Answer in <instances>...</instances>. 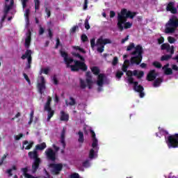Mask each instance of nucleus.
I'll return each instance as SVG.
<instances>
[{
    "label": "nucleus",
    "mask_w": 178,
    "mask_h": 178,
    "mask_svg": "<svg viewBox=\"0 0 178 178\" xmlns=\"http://www.w3.org/2000/svg\"><path fill=\"white\" fill-rule=\"evenodd\" d=\"M124 73L122 71H117L115 76L117 79H122V76H123Z\"/></svg>",
    "instance_id": "46"
},
{
    "label": "nucleus",
    "mask_w": 178,
    "mask_h": 178,
    "mask_svg": "<svg viewBox=\"0 0 178 178\" xmlns=\"http://www.w3.org/2000/svg\"><path fill=\"white\" fill-rule=\"evenodd\" d=\"M118 62H119V58H118L117 56L114 57L113 60L112 61L113 66H116V65H118Z\"/></svg>",
    "instance_id": "47"
},
{
    "label": "nucleus",
    "mask_w": 178,
    "mask_h": 178,
    "mask_svg": "<svg viewBox=\"0 0 178 178\" xmlns=\"http://www.w3.org/2000/svg\"><path fill=\"white\" fill-rule=\"evenodd\" d=\"M47 31L49 33V38L50 40H51V38L54 37V33H52V30H51V29H48Z\"/></svg>",
    "instance_id": "55"
},
{
    "label": "nucleus",
    "mask_w": 178,
    "mask_h": 178,
    "mask_svg": "<svg viewBox=\"0 0 178 178\" xmlns=\"http://www.w3.org/2000/svg\"><path fill=\"white\" fill-rule=\"evenodd\" d=\"M60 120L62 122H67L69 120V115L68 114H66V113H65V111H60Z\"/></svg>",
    "instance_id": "26"
},
{
    "label": "nucleus",
    "mask_w": 178,
    "mask_h": 178,
    "mask_svg": "<svg viewBox=\"0 0 178 178\" xmlns=\"http://www.w3.org/2000/svg\"><path fill=\"white\" fill-rule=\"evenodd\" d=\"M33 119H34V110H32L30 113V118H29L28 124L29 125L31 124V123H33Z\"/></svg>",
    "instance_id": "37"
},
{
    "label": "nucleus",
    "mask_w": 178,
    "mask_h": 178,
    "mask_svg": "<svg viewBox=\"0 0 178 178\" xmlns=\"http://www.w3.org/2000/svg\"><path fill=\"white\" fill-rule=\"evenodd\" d=\"M105 79V74H99L97 76V84L99 87H102L104 86V80Z\"/></svg>",
    "instance_id": "20"
},
{
    "label": "nucleus",
    "mask_w": 178,
    "mask_h": 178,
    "mask_svg": "<svg viewBox=\"0 0 178 178\" xmlns=\"http://www.w3.org/2000/svg\"><path fill=\"white\" fill-rule=\"evenodd\" d=\"M28 156L30 159H34L33 163H32V172L33 173H35L41 164V159L38 157V150L34 149L33 151L29 152L28 153Z\"/></svg>",
    "instance_id": "6"
},
{
    "label": "nucleus",
    "mask_w": 178,
    "mask_h": 178,
    "mask_svg": "<svg viewBox=\"0 0 178 178\" xmlns=\"http://www.w3.org/2000/svg\"><path fill=\"white\" fill-rule=\"evenodd\" d=\"M166 144L168 148H178V134L168 136Z\"/></svg>",
    "instance_id": "9"
},
{
    "label": "nucleus",
    "mask_w": 178,
    "mask_h": 178,
    "mask_svg": "<svg viewBox=\"0 0 178 178\" xmlns=\"http://www.w3.org/2000/svg\"><path fill=\"white\" fill-rule=\"evenodd\" d=\"M50 166L53 169L52 175H58L63 169V165L62 163H52L50 165Z\"/></svg>",
    "instance_id": "14"
},
{
    "label": "nucleus",
    "mask_w": 178,
    "mask_h": 178,
    "mask_svg": "<svg viewBox=\"0 0 178 178\" xmlns=\"http://www.w3.org/2000/svg\"><path fill=\"white\" fill-rule=\"evenodd\" d=\"M157 76L158 74H156L155 70H151L147 74V81H154Z\"/></svg>",
    "instance_id": "16"
},
{
    "label": "nucleus",
    "mask_w": 178,
    "mask_h": 178,
    "mask_svg": "<svg viewBox=\"0 0 178 178\" xmlns=\"http://www.w3.org/2000/svg\"><path fill=\"white\" fill-rule=\"evenodd\" d=\"M84 26L86 30H90V29L91 28V26H90V23L88 22V19H86L85 20Z\"/></svg>",
    "instance_id": "45"
},
{
    "label": "nucleus",
    "mask_w": 178,
    "mask_h": 178,
    "mask_svg": "<svg viewBox=\"0 0 178 178\" xmlns=\"http://www.w3.org/2000/svg\"><path fill=\"white\" fill-rule=\"evenodd\" d=\"M45 13L47 15V17H51V10H48V8H45Z\"/></svg>",
    "instance_id": "61"
},
{
    "label": "nucleus",
    "mask_w": 178,
    "mask_h": 178,
    "mask_svg": "<svg viewBox=\"0 0 178 178\" xmlns=\"http://www.w3.org/2000/svg\"><path fill=\"white\" fill-rule=\"evenodd\" d=\"M60 54L62 58L64 59V63L66 65L67 69L70 68L71 72H79V70H82V72H87V65H86V58L83 57L79 53H72L73 56L75 58H78L79 60H74L70 57H69V54L66 51H60ZM81 60V61H80Z\"/></svg>",
    "instance_id": "2"
},
{
    "label": "nucleus",
    "mask_w": 178,
    "mask_h": 178,
    "mask_svg": "<svg viewBox=\"0 0 178 178\" xmlns=\"http://www.w3.org/2000/svg\"><path fill=\"white\" fill-rule=\"evenodd\" d=\"M24 16H25V19L26 20V23H29L30 22V9H26L25 10V13H24Z\"/></svg>",
    "instance_id": "32"
},
{
    "label": "nucleus",
    "mask_w": 178,
    "mask_h": 178,
    "mask_svg": "<svg viewBox=\"0 0 178 178\" xmlns=\"http://www.w3.org/2000/svg\"><path fill=\"white\" fill-rule=\"evenodd\" d=\"M44 33H45V29H44V28H42V26H40V29H39V35H42V34H44Z\"/></svg>",
    "instance_id": "58"
},
{
    "label": "nucleus",
    "mask_w": 178,
    "mask_h": 178,
    "mask_svg": "<svg viewBox=\"0 0 178 178\" xmlns=\"http://www.w3.org/2000/svg\"><path fill=\"white\" fill-rule=\"evenodd\" d=\"M127 76H128V82L129 84H132L134 82V78H133V72L131 70H128L127 72Z\"/></svg>",
    "instance_id": "24"
},
{
    "label": "nucleus",
    "mask_w": 178,
    "mask_h": 178,
    "mask_svg": "<svg viewBox=\"0 0 178 178\" xmlns=\"http://www.w3.org/2000/svg\"><path fill=\"white\" fill-rule=\"evenodd\" d=\"M115 16H116V13L113 10L110 11V17L112 19L115 17Z\"/></svg>",
    "instance_id": "62"
},
{
    "label": "nucleus",
    "mask_w": 178,
    "mask_h": 178,
    "mask_svg": "<svg viewBox=\"0 0 178 178\" xmlns=\"http://www.w3.org/2000/svg\"><path fill=\"white\" fill-rule=\"evenodd\" d=\"M33 51L31 49H26L25 54L21 56V58L24 60V59H27V63L26 64L25 69L26 70H29V69H31V63H33Z\"/></svg>",
    "instance_id": "11"
},
{
    "label": "nucleus",
    "mask_w": 178,
    "mask_h": 178,
    "mask_svg": "<svg viewBox=\"0 0 178 178\" xmlns=\"http://www.w3.org/2000/svg\"><path fill=\"white\" fill-rule=\"evenodd\" d=\"M13 5H15V0H10V5L5 6L3 13L5 15H8V13H9V10L13 8Z\"/></svg>",
    "instance_id": "19"
},
{
    "label": "nucleus",
    "mask_w": 178,
    "mask_h": 178,
    "mask_svg": "<svg viewBox=\"0 0 178 178\" xmlns=\"http://www.w3.org/2000/svg\"><path fill=\"white\" fill-rule=\"evenodd\" d=\"M92 148L96 151V152L99 149V147H98V139H92Z\"/></svg>",
    "instance_id": "29"
},
{
    "label": "nucleus",
    "mask_w": 178,
    "mask_h": 178,
    "mask_svg": "<svg viewBox=\"0 0 178 178\" xmlns=\"http://www.w3.org/2000/svg\"><path fill=\"white\" fill-rule=\"evenodd\" d=\"M152 65L154 67H156V69H161V67H162V64L158 61L153 62Z\"/></svg>",
    "instance_id": "40"
},
{
    "label": "nucleus",
    "mask_w": 178,
    "mask_h": 178,
    "mask_svg": "<svg viewBox=\"0 0 178 178\" xmlns=\"http://www.w3.org/2000/svg\"><path fill=\"white\" fill-rule=\"evenodd\" d=\"M78 135H79L78 142L80 144H83V143H84V134L81 131H79L78 132Z\"/></svg>",
    "instance_id": "28"
},
{
    "label": "nucleus",
    "mask_w": 178,
    "mask_h": 178,
    "mask_svg": "<svg viewBox=\"0 0 178 178\" xmlns=\"http://www.w3.org/2000/svg\"><path fill=\"white\" fill-rule=\"evenodd\" d=\"M25 48L29 49L30 48V45H31V31L29 30L26 33V38H25Z\"/></svg>",
    "instance_id": "17"
},
{
    "label": "nucleus",
    "mask_w": 178,
    "mask_h": 178,
    "mask_svg": "<svg viewBox=\"0 0 178 178\" xmlns=\"http://www.w3.org/2000/svg\"><path fill=\"white\" fill-rule=\"evenodd\" d=\"M92 72L93 73V74H95V76H98L99 75V68H98V67H92L91 68Z\"/></svg>",
    "instance_id": "33"
},
{
    "label": "nucleus",
    "mask_w": 178,
    "mask_h": 178,
    "mask_svg": "<svg viewBox=\"0 0 178 178\" xmlns=\"http://www.w3.org/2000/svg\"><path fill=\"white\" fill-rule=\"evenodd\" d=\"M77 102H76V99H74L73 97H70V102L67 100H65V104L67 106H74Z\"/></svg>",
    "instance_id": "23"
},
{
    "label": "nucleus",
    "mask_w": 178,
    "mask_h": 178,
    "mask_svg": "<svg viewBox=\"0 0 178 178\" xmlns=\"http://www.w3.org/2000/svg\"><path fill=\"white\" fill-rule=\"evenodd\" d=\"M178 27V18L176 16H172L165 24V34H173Z\"/></svg>",
    "instance_id": "7"
},
{
    "label": "nucleus",
    "mask_w": 178,
    "mask_h": 178,
    "mask_svg": "<svg viewBox=\"0 0 178 178\" xmlns=\"http://www.w3.org/2000/svg\"><path fill=\"white\" fill-rule=\"evenodd\" d=\"M71 178H80V175H79L78 173H74L71 175L70 176Z\"/></svg>",
    "instance_id": "63"
},
{
    "label": "nucleus",
    "mask_w": 178,
    "mask_h": 178,
    "mask_svg": "<svg viewBox=\"0 0 178 178\" xmlns=\"http://www.w3.org/2000/svg\"><path fill=\"white\" fill-rule=\"evenodd\" d=\"M87 9H88V0H84L83 10H87Z\"/></svg>",
    "instance_id": "50"
},
{
    "label": "nucleus",
    "mask_w": 178,
    "mask_h": 178,
    "mask_svg": "<svg viewBox=\"0 0 178 178\" xmlns=\"http://www.w3.org/2000/svg\"><path fill=\"white\" fill-rule=\"evenodd\" d=\"M167 12H170L172 15H176L177 13V8L175 7V2L170 1L168 3L166 7Z\"/></svg>",
    "instance_id": "15"
},
{
    "label": "nucleus",
    "mask_w": 178,
    "mask_h": 178,
    "mask_svg": "<svg viewBox=\"0 0 178 178\" xmlns=\"http://www.w3.org/2000/svg\"><path fill=\"white\" fill-rule=\"evenodd\" d=\"M162 81H163V80L161 78L156 79L153 83V87H155V88L159 87Z\"/></svg>",
    "instance_id": "31"
},
{
    "label": "nucleus",
    "mask_w": 178,
    "mask_h": 178,
    "mask_svg": "<svg viewBox=\"0 0 178 178\" xmlns=\"http://www.w3.org/2000/svg\"><path fill=\"white\" fill-rule=\"evenodd\" d=\"M24 145H27L25 147V149H31V148H33V145H34V142H31L30 143H29L27 140H24L23 142L22 149H24Z\"/></svg>",
    "instance_id": "25"
},
{
    "label": "nucleus",
    "mask_w": 178,
    "mask_h": 178,
    "mask_svg": "<svg viewBox=\"0 0 178 178\" xmlns=\"http://www.w3.org/2000/svg\"><path fill=\"white\" fill-rule=\"evenodd\" d=\"M60 54L62 58L64 59V63L66 65L67 69L70 68L71 72H79V70H82V72H87V65H86V58L83 57L79 53H72L73 56L75 58H78L79 60H74L70 57H69V54L66 51H60ZM81 60V61H80Z\"/></svg>",
    "instance_id": "1"
},
{
    "label": "nucleus",
    "mask_w": 178,
    "mask_h": 178,
    "mask_svg": "<svg viewBox=\"0 0 178 178\" xmlns=\"http://www.w3.org/2000/svg\"><path fill=\"white\" fill-rule=\"evenodd\" d=\"M161 48L162 51H166L167 52L170 53V54L162 56L161 57V62H164V60H169V59H171L172 55L175 54V46L172 45L170 47V44H169L168 43H164L161 44Z\"/></svg>",
    "instance_id": "8"
},
{
    "label": "nucleus",
    "mask_w": 178,
    "mask_h": 178,
    "mask_svg": "<svg viewBox=\"0 0 178 178\" xmlns=\"http://www.w3.org/2000/svg\"><path fill=\"white\" fill-rule=\"evenodd\" d=\"M164 74L166 76H170L171 74H173V70L172 68H166L164 70Z\"/></svg>",
    "instance_id": "36"
},
{
    "label": "nucleus",
    "mask_w": 178,
    "mask_h": 178,
    "mask_svg": "<svg viewBox=\"0 0 178 178\" xmlns=\"http://www.w3.org/2000/svg\"><path fill=\"white\" fill-rule=\"evenodd\" d=\"M127 69H129V65L124 64L122 67V72H124L125 73H127Z\"/></svg>",
    "instance_id": "53"
},
{
    "label": "nucleus",
    "mask_w": 178,
    "mask_h": 178,
    "mask_svg": "<svg viewBox=\"0 0 178 178\" xmlns=\"http://www.w3.org/2000/svg\"><path fill=\"white\" fill-rule=\"evenodd\" d=\"M22 137H23V134H19V135L15 136V140H16V141H19Z\"/></svg>",
    "instance_id": "59"
},
{
    "label": "nucleus",
    "mask_w": 178,
    "mask_h": 178,
    "mask_svg": "<svg viewBox=\"0 0 178 178\" xmlns=\"http://www.w3.org/2000/svg\"><path fill=\"white\" fill-rule=\"evenodd\" d=\"M106 44H112V40L108 38L104 39L103 36H100L99 38H98L96 42V44L98 47L97 49V52H99V54H102V52H104L105 49V45H106ZM96 44H95V38H92L90 40L91 48H95Z\"/></svg>",
    "instance_id": "5"
},
{
    "label": "nucleus",
    "mask_w": 178,
    "mask_h": 178,
    "mask_svg": "<svg viewBox=\"0 0 178 178\" xmlns=\"http://www.w3.org/2000/svg\"><path fill=\"white\" fill-rule=\"evenodd\" d=\"M35 3V10L37 12L40 9V5H41V2L40 0H33Z\"/></svg>",
    "instance_id": "35"
},
{
    "label": "nucleus",
    "mask_w": 178,
    "mask_h": 178,
    "mask_svg": "<svg viewBox=\"0 0 178 178\" xmlns=\"http://www.w3.org/2000/svg\"><path fill=\"white\" fill-rule=\"evenodd\" d=\"M143 76H144V72L143 71H140L139 72H138V76H137L138 79H141Z\"/></svg>",
    "instance_id": "57"
},
{
    "label": "nucleus",
    "mask_w": 178,
    "mask_h": 178,
    "mask_svg": "<svg viewBox=\"0 0 178 178\" xmlns=\"http://www.w3.org/2000/svg\"><path fill=\"white\" fill-rule=\"evenodd\" d=\"M21 3L23 9L27 8V3H29V0H21Z\"/></svg>",
    "instance_id": "42"
},
{
    "label": "nucleus",
    "mask_w": 178,
    "mask_h": 178,
    "mask_svg": "<svg viewBox=\"0 0 178 178\" xmlns=\"http://www.w3.org/2000/svg\"><path fill=\"white\" fill-rule=\"evenodd\" d=\"M59 45H60V40L59 39V38H58L56 39V43L55 49H58V48H59Z\"/></svg>",
    "instance_id": "56"
},
{
    "label": "nucleus",
    "mask_w": 178,
    "mask_h": 178,
    "mask_svg": "<svg viewBox=\"0 0 178 178\" xmlns=\"http://www.w3.org/2000/svg\"><path fill=\"white\" fill-rule=\"evenodd\" d=\"M81 39L82 42H87V41H88V37H87V35L86 34L81 35Z\"/></svg>",
    "instance_id": "43"
},
{
    "label": "nucleus",
    "mask_w": 178,
    "mask_h": 178,
    "mask_svg": "<svg viewBox=\"0 0 178 178\" xmlns=\"http://www.w3.org/2000/svg\"><path fill=\"white\" fill-rule=\"evenodd\" d=\"M132 84H134V91L139 92L140 98H144V97H145V93H144V87L141 85H138V81H134Z\"/></svg>",
    "instance_id": "12"
},
{
    "label": "nucleus",
    "mask_w": 178,
    "mask_h": 178,
    "mask_svg": "<svg viewBox=\"0 0 178 178\" xmlns=\"http://www.w3.org/2000/svg\"><path fill=\"white\" fill-rule=\"evenodd\" d=\"M21 170H22V172H23L24 176L26 178H38L37 177H34V176L27 173V172H29V168H22Z\"/></svg>",
    "instance_id": "22"
},
{
    "label": "nucleus",
    "mask_w": 178,
    "mask_h": 178,
    "mask_svg": "<svg viewBox=\"0 0 178 178\" xmlns=\"http://www.w3.org/2000/svg\"><path fill=\"white\" fill-rule=\"evenodd\" d=\"M131 49H135V51L131 53V55L134 56L130 60L131 65H140L143 61V54H144L143 46L140 44L136 46L134 43L132 42L127 47V51H131Z\"/></svg>",
    "instance_id": "3"
},
{
    "label": "nucleus",
    "mask_w": 178,
    "mask_h": 178,
    "mask_svg": "<svg viewBox=\"0 0 178 178\" xmlns=\"http://www.w3.org/2000/svg\"><path fill=\"white\" fill-rule=\"evenodd\" d=\"M86 83L89 90L92 88V76H91V72L90 71L86 72Z\"/></svg>",
    "instance_id": "18"
},
{
    "label": "nucleus",
    "mask_w": 178,
    "mask_h": 178,
    "mask_svg": "<svg viewBox=\"0 0 178 178\" xmlns=\"http://www.w3.org/2000/svg\"><path fill=\"white\" fill-rule=\"evenodd\" d=\"M23 76H24L25 80L27 81L28 84H29V85L31 84V81H30V78H29V76L26 75V73H24Z\"/></svg>",
    "instance_id": "48"
},
{
    "label": "nucleus",
    "mask_w": 178,
    "mask_h": 178,
    "mask_svg": "<svg viewBox=\"0 0 178 178\" xmlns=\"http://www.w3.org/2000/svg\"><path fill=\"white\" fill-rule=\"evenodd\" d=\"M53 81H54V84H55L56 86H58V84H59V81H58V79L56 78V75H54L53 76Z\"/></svg>",
    "instance_id": "54"
},
{
    "label": "nucleus",
    "mask_w": 178,
    "mask_h": 178,
    "mask_svg": "<svg viewBox=\"0 0 178 178\" xmlns=\"http://www.w3.org/2000/svg\"><path fill=\"white\" fill-rule=\"evenodd\" d=\"M90 132L91 134L92 140L97 139V135L95 134V132L92 129H90Z\"/></svg>",
    "instance_id": "52"
},
{
    "label": "nucleus",
    "mask_w": 178,
    "mask_h": 178,
    "mask_svg": "<svg viewBox=\"0 0 178 178\" xmlns=\"http://www.w3.org/2000/svg\"><path fill=\"white\" fill-rule=\"evenodd\" d=\"M168 41L170 44H175L176 42V39L172 36L168 38Z\"/></svg>",
    "instance_id": "44"
},
{
    "label": "nucleus",
    "mask_w": 178,
    "mask_h": 178,
    "mask_svg": "<svg viewBox=\"0 0 178 178\" xmlns=\"http://www.w3.org/2000/svg\"><path fill=\"white\" fill-rule=\"evenodd\" d=\"M82 166H83V168H88L90 166V161L88 160H86L83 162Z\"/></svg>",
    "instance_id": "49"
},
{
    "label": "nucleus",
    "mask_w": 178,
    "mask_h": 178,
    "mask_svg": "<svg viewBox=\"0 0 178 178\" xmlns=\"http://www.w3.org/2000/svg\"><path fill=\"white\" fill-rule=\"evenodd\" d=\"M44 152L47 159L53 162L56 161V152H54L52 148H47Z\"/></svg>",
    "instance_id": "13"
},
{
    "label": "nucleus",
    "mask_w": 178,
    "mask_h": 178,
    "mask_svg": "<svg viewBox=\"0 0 178 178\" xmlns=\"http://www.w3.org/2000/svg\"><path fill=\"white\" fill-rule=\"evenodd\" d=\"M80 87L82 88V90H84L86 87H87V85L86 84V81L83 80L82 79H80Z\"/></svg>",
    "instance_id": "41"
},
{
    "label": "nucleus",
    "mask_w": 178,
    "mask_h": 178,
    "mask_svg": "<svg viewBox=\"0 0 178 178\" xmlns=\"http://www.w3.org/2000/svg\"><path fill=\"white\" fill-rule=\"evenodd\" d=\"M133 26V24L130 23V22H124V27H123V30H124V29L126 30H127V29H131V26Z\"/></svg>",
    "instance_id": "39"
},
{
    "label": "nucleus",
    "mask_w": 178,
    "mask_h": 178,
    "mask_svg": "<svg viewBox=\"0 0 178 178\" xmlns=\"http://www.w3.org/2000/svg\"><path fill=\"white\" fill-rule=\"evenodd\" d=\"M73 49H75V51H79V52H81V54H86V50L79 46H73Z\"/></svg>",
    "instance_id": "34"
},
{
    "label": "nucleus",
    "mask_w": 178,
    "mask_h": 178,
    "mask_svg": "<svg viewBox=\"0 0 178 178\" xmlns=\"http://www.w3.org/2000/svg\"><path fill=\"white\" fill-rule=\"evenodd\" d=\"M42 73H44V74H48L49 73V68L42 69L40 71V74H42Z\"/></svg>",
    "instance_id": "51"
},
{
    "label": "nucleus",
    "mask_w": 178,
    "mask_h": 178,
    "mask_svg": "<svg viewBox=\"0 0 178 178\" xmlns=\"http://www.w3.org/2000/svg\"><path fill=\"white\" fill-rule=\"evenodd\" d=\"M6 156H8V155L4 154V155L1 157V161H0V165L3 163V161H5V159H6Z\"/></svg>",
    "instance_id": "60"
},
{
    "label": "nucleus",
    "mask_w": 178,
    "mask_h": 178,
    "mask_svg": "<svg viewBox=\"0 0 178 178\" xmlns=\"http://www.w3.org/2000/svg\"><path fill=\"white\" fill-rule=\"evenodd\" d=\"M38 88L40 94H44V90H45V84L44 83H38Z\"/></svg>",
    "instance_id": "30"
},
{
    "label": "nucleus",
    "mask_w": 178,
    "mask_h": 178,
    "mask_svg": "<svg viewBox=\"0 0 178 178\" xmlns=\"http://www.w3.org/2000/svg\"><path fill=\"white\" fill-rule=\"evenodd\" d=\"M47 148V143H42L41 144H38L35 145V149L38 151H42Z\"/></svg>",
    "instance_id": "27"
},
{
    "label": "nucleus",
    "mask_w": 178,
    "mask_h": 178,
    "mask_svg": "<svg viewBox=\"0 0 178 178\" xmlns=\"http://www.w3.org/2000/svg\"><path fill=\"white\" fill-rule=\"evenodd\" d=\"M51 102H52V98L50 96H48L47 101L44 104V109L47 112V122L51 120V118L55 115V111L52 110L51 107Z\"/></svg>",
    "instance_id": "10"
},
{
    "label": "nucleus",
    "mask_w": 178,
    "mask_h": 178,
    "mask_svg": "<svg viewBox=\"0 0 178 178\" xmlns=\"http://www.w3.org/2000/svg\"><path fill=\"white\" fill-rule=\"evenodd\" d=\"M95 156V149H91L89 152V158L90 159H94Z\"/></svg>",
    "instance_id": "38"
},
{
    "label": "nucleus",
    "mask_w": 178,
    "mask_h": 178,
    "mask_svg": "<svg viewBox=\"0 0 178 178\" xmlns=\"http://www.w3.org/2000/svg\"><path fill=\"white\" fill-rule=\"evenodd\" d=\"M66 134V129L65 128L63 129L61 131V136H60V143L63 145V148H66V142L65 141V136Z\"/></svg>",
    "instance_id": "21"
},
{
    "label": "nucleus",
    "mask_w": 178,
    "mask_h": 178,
    "mask_svg": "<svg viewBox=\"0 0 178 178\" xmlns=\"http://www.w3.org/2000/svg\"><path fill=\"white\" fill-rule=\"evenodd\" d=\"M137 15L136 13H132L131 11H127V9L124 8L121 10L120 13L118 15V23L117 26L120 31H123V24L127 22L129 17L130 19H134V16Z\"/></svg>",
    "instance_id": "4"
},
{
    "label": "nucleus",
    "mask_w": 178,
    "mask_h": 178,
    "mask_svg": "<svg viewBox=\"0 0 178 178\" xmlns=\"http://www.w3.org/2000/svg\"><path fill=\"white\" fill-rule=\"evenodd\" d=\"M77 29H79L78 26H74L71 29H70V32L71 33H74L76 31V30H77Z\"/></svg>",
    "instance_id": "64"
}]
</instances>
